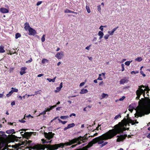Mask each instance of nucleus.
Returning <instances> with one entry per match:
<instances>
[{
  "mask_svg": "<svg viewBox=\"0 0 150 150\" xmlns=\"http://www.w3.org/2000/svg\"><path fill=\"white\" fill-rule=\"evenodd\" d=\"M114 127V129L109 130L106 133L98 137H99L98 142V144H103L104 142L103 140L111 139L117 134L123 133L126 129L124 124L121 122H119L118 124L115 125Z\"/></svg>",
  "mask_w": 150,
  "mask_h": 150,
  "instance_id": "nucleus-1",
  "label": "nucleus"
},
{
  "mask_svg": "<svg viewBox=\"0 0 150 150\" xmlns=\"http://www.w3.org/2000/svg\"><path fill=\"white\" fill-rule=\"evenodd\" d=\"M22 145V144L20 143L16 144V147L18 148V150H21V149L25 150L24 148V146H21V147L19 148V146Z\"/></svg>",
  "mask_w": 150,
  "mask_h": 150,
  "instance_id": "nucleus-16",
  "label": "nucleus"
},
{
  "mask_svg": "<svg viewBox=\"0 0 150 150\" xmlns=\"http://www.w3.org/2000/svg\"><path fill=\"white\" fill-rule=\"evenodd\" d=\"M103 26H101L99 28V29H100L102 31H103Z\"/></svg>",
  "mask_w": 150,
  "mask_h": 150,
  "instance_id": "nucleus-59",
  "label": "nucleus"
},
{
  "mask_svg": "<svg viewBox=\"0 0 150 150\" xmlns=\"http://www.w3.org/2000/svg\"><path fill=\"white\" fill-rule=\"evenodd\" d=\"M118 28V27H115L112 30L113 31V32H115V31Z\"/></svg>",
  "mask_w": 150,
  "mask_h": 150,
  "instance_id": "nucleus-60",
  "label": "nucleus"
},
{
  "mask_svg": "<svg viewBox=\"0 0 150 150\" xmlns=\"http://www.w3.org/2000/svg\"><path fill=\"white\" fill-rule=\"evenodd\" d=\"M97 79L98 80H102V79L101 77V74H100L99 75V77H98V78Z\"/></svg>",
  "mask_w": 150,
  "mask_h": 150,
  "instance_id": "nucleus-43",
  "label": "nucleus"
},
{
  "mask_svg": "<svg viewBox=\"0 0 150 150\" xmlns=\"http://www.w3.org/2000/svg\"><path fill=\"white\" fill-rule=\"evenodd\" d=\"M20 142H22V144L24 145L25 146L26 145L28 144V141L26 140H24V141H21V140H20Z\"/></svg>",
  "mask_w": 150,
  "mask_h": 150,
  "instance_id": "nucleus-26",
  "label": "nucleus"
},
{
  "mask_svg": "<svg viewBox=\"0 0 150 150\" xmlns=\"http://www.w3.org/2000/svg\"><path fill=\"white\" fill-rule=\"evenodd\" d=\"M13 93V92L11 90V91H10L8 93L6 94V97H9V96H11V95H12V94Z\"/></svg>",
  "mask_w": 150,
  "mask_h": 150,
  "instance_id": "nucleus-32",
  "label": "nucleus"
},
{
  "mask_svg": "<svg viewBox=\"0 0 150 150\" xmlns=\"http://www.w3.org/2000/svg\"><path fill=\"white\" fill-rule=\"evenodd\" d=\"M24 26H25V27H24V28L25 30L26 31H27L30 28H31L29 25V24L28 23H27V22H26L25 23Z\"/></svg>",
  "mask_w": 150,
  "mask_h": 150,
  "instance_id": "nucleus-17",
  "label": "nucleus"
},
{
  "mask_svg": "<svg viewBox=\"0 0 150 150\" xmlns=\"http://www.w3.org/2000/svg\"><path fill=\"white\" fill-rule=\"evenodd\" d=\"M143 91V90L141 88H139V90L137 91L136 95L137 96L138 99H139Z\"/></svg>",
  "mask_w": 150,
  "mask_h": 150,
  "instance_id": "nucleus-10",
  "label": "nucleus"
},
{
  "mask_svg": "<svg viewBox=\"0 0 150 150\" xmlns=\"http://www.w3.org/2000/svg\"><path fill=\"white\" fill-rule=\"evenodd\" d=\"M121 66H122V71H123L125 70L124 65V64H121Z\"/></svg>",
  "mask_w": 150,
  "mask_h": 150,
  "instance_id": "nucleus-49",
  "label": "nucleus"
},
{
  "mask_svg": "<svg viewBox=\"0 0 150 150\" xmlns=\"http://www.w3.org/2000/svg\"><path fill=\"white\" fill-rule=\"evenodd\" d=\"M84 84H85L84 82H82L80 83V86H83L84 85Z\"/></svg>",
  "mask_w": 150,
  "mask_h": 150,
  "instance_id": "nucleus-58",
  "label": "nucleus"
},
{
  "mask_svg": "<svg viewBox=\"0 0 150 150\" xmlns=\"http://www.w3.org/2000/svg\"><path fill=\"white\" fill-rule=\"evenodd\" d=\"M4 47L2 45H1L0 46V53H3L5 52V51L4 49Z\"/></svg>",
  "mask_w": 150,
  "mask_h": 150,
  "instance_id": "nucleus-22",
  "label": "nucleus"
},
{
  "mask_svg": "<svg viewBox=\"0 0 150 150\" xmlns=\"http://www.w3.org/2000/svg\"><path fill=\"white\" fill-rule=\"evenodd\" d=\"M45 35H43L41 38V41L42 42H44L45 41Z\"/></svg>",
  "mask_w": 150,
  "mask_h": 150,
  "instance_id": "nucleus-41",
  "label": "nucleus"
},
{
  "mask_svg": "<svg viewBox=\"0 0 150 150\" xmlns=\"http://www.w3.org/2000/svg\"><path fill=\"white\" fill-rule=\"evenodd\" d=\"M15 102H14V101H13V102H12L11 103V105L12 106L14 105H15Z\"/></svg>",
  "mask_w": 150,
  "mask_h": 150,
  "instance_id": "nucleus-63",
  "label": "nucleus"
},
{
  "mask_svg": "<svg viewBox=\"0 0 150 150\" xmlns=\"http://www.w3.org/2000/svg\"><path fill=\"white\" fill-rule=\"evenodd\" d=\"M75 126V124L74 123H72L71 124L68 125V126L69 128Z\"/></svg>",
  "mask_w": 150,
  "mask_h": 150,
  "instance_id": "nucleus-30",
  "label": "nucleus"
},
{
  "mask_svg": "<svg viewBox=\"0 0 150 150\" xmlns=\"http://www.w3.org/2000/svg\"><path fill=\"white\" fill-rule=\"evenodd\" d=\"M43 75H43V74H38V75L37 76H38V77H41V76H43Z\"/></svg>",
  "mask_w": 150,
  "mask_h": 150,
  "instance_id": "nucleus-62",
  "label": "nucleus"
},
{
  "mask_svg": "<svg viewBox=\"0 0 150 150\" xmlns=\"http://www.w3.org/2000/svg\"><path fill=\"white\" fill-rule=\"evenodd\" d=\"M114 32L112 30L111 31H108V33L110 34V35H113Z\"/></svg>",
  "mask_w": 150,
  "mask_h": 150,
  "instance_id": "nucleus-42",
  "label": "nucleus"
},
{
  "mask_svg": "<svg viewBox=\"0 0 150 150\" xmlns=\"http://www.w3.org/2000/svg\"><path fill=\"white\" fill-rule=\"evenodd\" d=\"M9 53H8V54H10V55H11L13 54H14V53H13V52H11V51H10V50L9 51Z\"/></svg>",
  "mask_w": 150,
  "mask_h": 150,
  "instance_id": "nucleus-61",
  "label": "nucleus"
},
{
  "mask_svg": "<svg viewBox=\"0 0 150 150\" xmlns=\"http://www.w3.org/2000/svg\"><path fill=\"white\" fill-rule=\"evenodd\" d=\"M103 81H101L99 83V86H101L103 85Z\"/></svg>",
  "mask_w": 150,
  "mask_h": 150,
  "instance_id": "nucleus-64",
  "label": "nucleus"
},
{
  "mask_svg": "<svg viewBox=\"0 0 150 150\" xmlns=\"http://www.w3.org/2000/svg\"><path fill=\"white\" fill-rule=\"evenodd\" d=\"M57 105H55L53 106H49V107H50V108H45V110L46 111V112H49L51 110H52V109L56 107Z\"/></svg>",
  "mask_w": 150,
  "mask_h": 150,
  "instance_id": "nucleus-19",
  "label": "nucleus"
},
{
  "mask_svg": "<svg viewBox=\"0 0 150 150\" xmlns=\"http://www.w3.org/2000/svg\"><path fill=\"white\" fill-rule=\"evenodd\" d=\"M6 133L8 134H11V133H15V130L14 129H11L8 130H7L6 132Z\"/></svg>",
  "mask_w": 150,
  "mask_h": 150,
  "instance_id": "nucleus-20",
  "label": "nucleus"
},
{
  "mask_svg": "<svg viewBox=\"0 0 150 150\" xmlns=\"http://www.w3.org/2000/svg\"><path fill=\"white\" fill-rule=\"evenodd\" d=\"M125 98V96H123L121 98L119 99V100L120 101H122Z\"/></svg>",
  "mask_w": 150,
  "mask_h": 150,
  "instance_id": "nucleus-51",
  "label": "nucleus"
},
{
  "mask_svg": "<svg viewBox=\"0 0 150 150\" xmlns=\"http://www.w3.org/2000/svg\"><path fill=\"white\" fill-rule=\"evenodd\" d=\"M133 107L131 105H129L128 107V110L131 112H132L134 109Z\"/></svg>",
  "mask_w": 150,
  "mask_h": 150,
  "instance_id": "nucleus-27",
  "label": "nucleus"
},
{
  "mask_svg": "<svg viewBox=\"0 0 150 150\" xmlns=\"http://www.w3.org/2000/svg\"><path fill=\"white\" fill-rule=\"evenodd\" d=\"M12 91L13 92H17L18 91V89H17L13 87L11 88Z\"/></svg>",
  "mask_w": 150,
  "mask_h": 150,
  "instance_id": "nucleus-38",
  "label": "nucleus"
},
{
  "mask_svg": "<svg viewBox=\"0 0 150 150\" xmlns=\"http://www.w3.org/2000/svg\"><path fill=\"white\" fill-rule=\"evenodd\" d=\"M19 121L22 122V123H24L25 122V121L24 120L22 119L21 120H19Z\"/></svg>",
  "mask_w": 150,
  "mask_h": 150,
  "instance_id": "nucleus-55",
  "label": "nucleus"
},
{
  "mask_svg": "<svg viewBox=\"0 0 150 150\" xmlns=\"http://www.w3.org/2000/svg\"><path fill=\"white\" fill-rule=\"evenodd\" d=\"M101 96L103 98H104L107 96V97H108V95L105 93H103L101 95Z\"/></svg>",
  "mask_w": 150,
  "mask_h": 150,
  "instance_id": "nucleus-33",
  "label": "nucleus"
},
{
  "mask_svg": "<svg viewBox=\"0 0 150 150\" xmlns=\"http://www.w3.org/2000/svg\"><path fill=\"white\" fill-rule=\"evenodd\" d=\"M136 112L134 115L137 118L149 114L150 113V104H148L145 106L141 107Z\"/></svg>",
  "mask_w": 150,
  "mask_h": 150,
  "instance_id": "nucleus-2",
  "label": "nucleus"
},
{
  "mask_svg": "<svg viewBox=\"0 0 150 150\" xmlns=\"http://www.w3.org/2000/svg\"><path fill=\"white\" fill-rule=\"evenodd\" d=\"M99 137H97L93 139L91 142H92L93 143V144H95L98 142V139Z\"/></svg>",
  "mask_w": 150,
  "mask_h": 150,
  "instance_id": "nucleus-25",
  "label": "nucleus"
},
{
  "mask_svg": "<svg viewBox=\"0 0 150 150\" xmlns=\"http://www.w3.org/2000/svg\"><path fill=\"white\" fill-rule=\"evenodd\" d=\"M108 143V142H105L103 143L101 145V147H102L103 146H104L105 145L107 144Z\"/></svg>",
  "mask_w": 150,
  "mask_h": 150,
  "instance_id": "nucleus-44",
  "label": "nucleus"
},
{
  "mask_svg": "<svg viewBox=\"0 0 150 150\" xmlns=\"http://www.w3.org/2000/svg\"><path fill=\"white\" fill-rule=\"evenodd\" d=\"M28 31L29 32V35H34L36 33L35 30L31 28H30L29 29Z\"/></svg>",
  "mask_w": 150,
  "mask_h": 150,
  "instance_id": "nucleus-12",
  "label": "nucleus"
},
{
  "mask_svg": "<svg viewBox=\"0 0 150 150\" xmlns=\"http://www.w3.org/2000/svg\"><path fill=\"white\" fill-rule=\"evenodd\" d=\"M46 111H45V110H44L42 112L40 113L38 116H40V115H45L46 114Z\"/></svg>",
  "mask_w": 150,
  "mask_h": 150,
  "instance_id": "nucleus-45",
  "label": "nucleus"
},
{
  "mask_svg": "<svg viewBox=\"0 0 150 150\" xmlns=\"http://www.w3.org/2000/svg\"><path fill=\"white\" fill-rule=\"evenodd\" d=\"M139 73V71H133L131 72V74H137Z\"/></svg>",
  "mask_w": 150,
  "mask_h": 150,
  "instance_id": "nucleus-46",
  "label": "nucleus"
},
{
  "mask_svg": "<svg viewBox=\"0 0 150 150\" xmlns=\"http://www.w3.org/2000/svg\"><path fill=\"white\" fill-rule=\"evenodd\" d=\"M64 56V54L63 52H58L55 55V57L58 59H61Z\"/></svg>",
  "mask_w": 150,
  "mask_h": 150,
  "instance_id": "nucleus-11",
  "label": "nucleus"
},
{
  "mask_svg": "<svg viewBox=\"0 0 150 150\" xmlns=\"http://www.w3.org/2000/svg\"><path fill=\"white\" fill-rule=\"evenodd\" d=\"M101 8L100 7V6H98V11H100L101 10Z\"/></svg>",
  "mask_w": 150,
  "mask_h": 150,
  "instance_id": "nucleus-57",
  "label": "nucleus"
},
{
  "mask_svg": "<svg viewBox=\"0 0 150 150\" xmlns=\"http://www.w3.org/2000/svg\"><path fill=\"white\" fill-rule=\"evenodd\" d=\"M88 92V91L86 89H82L80 92V93L81 94H82L84 93H86Z\"/></svg>",
  "mask_w": 150,
  "mask_h": 150,
  "instance_id": "nucleus-23",
  "label": "nucleus"
},
{
  "mask_svg": "<svg viewBox=\"0 0 150 150\" xmlns=\"http://www.w3.org/2000/svg\"><path fill=\"white\" fill-rule=\"evenodd\" d=\"M10 136L11 138L13 140V141H16V142H17L18 141V138L19 139H21V137H17V136H15L14 135L12 134Z\"/></svg>",
  "mask_w": 150,
  "mask_h": 150,
  "instance_id": "nucleus-13",
  "label": "nucleus"
},
{
  "mask_svg": "<svg viewBox=\"0 0 150 150\" xmlns=\"http://www.w3.org/2000/svg\"><path fill=\"white\" fill-rule=\"evenodd\" d=\"M56 77H55L53 79H51L50 78H47V80L49 82H54L55 81V79L56 78Z\"/></svg>",
  "mask_w": 150,
  "mask_h": 150,
  "instance_id": "nucleus-28",
  "label": "nucleus"
},
{
  "mask_svg": "<svg viewBox=\"0 0 150 150\" xmlns=\"http://www.w3.org/2000/svg\"><path fill=\"white\" fill-rule=\"evenodd\" d=\"M69 117V116H62L60 117V118L61 119H66L67 118H68Z\"/></svg>",
  "mask_w": 150,
  "mask_h": 150,
  "instance_id": "nucleus-34",
  "label": "nucleus"
},
{
  "mask_svg": "<svg viewBox=\"0 0 150 150\" xmlns=\"http://www.w3.org/2000/svg\"><path fill=\"white\" fill-rule=\"evenodd\" d=\"M121 117V116L119 114L118 115H116L114 117V119L116 120L119 117Z\"/></svg>",
  "mask_w": 150,
  "mask_h": 150,
  "instance_id": "nucleus-47",
  "label": "nucleus"
},
{
  "mask_svg": "<svg viewBox=\"0 0 150 150\" xmlns=\"http://www.w3.org/2000/svg\"><path fill=\"white\" fill-rule=\"evenodd\" d=\"M63 83L61 82L59 86V87H60L61 88L62 87H63Z\"/></svg>",
  "mask_w": 150,
  "mask_h": 150,
  "instance_id": "nucleus-56",
  "label": "nucleus"
},
{
  "mask_svg": "<svg viewBox=\"0 0 150 150\" xmlns=\"http://www.w3.org/2000/svg\"><path fill=\"white\" fill-rule=\"evenodd\" d=\"M61 89L59 87H57L56 88V90L55 91V92L56 93L60 91Z\"/></svg>",
  "mask_w": 150,
  "mask_h": 150,
  "instance_id": "nucleus-37",
  "label": "nucleus"
},
{
  "mask_svg": "<svg viewBox=\"0 0 150 150\" xmlns=\"http://www.w3.org/2000/svg\"><path fill=\"white\" fill-rule=\"evenodd\" d=\"M4 134V132L0 131V141L3 140L7 137V135Z\"/></svg>",
  "mask_w": 150,
  "mask_h": 150,
  "instance_id": "nucleus-9",
  "label": "nucleus"
},
{
  "mask_svg": "<svg viewBox=\"0 0 150 150\" xmlns=\"http://www.w3.org/2000/svg\"><path fill=\"white\" fill-rule=\"evenodd\" d=\"M32 60H32V58H30L29 60L27 61L26 62V63H30L32 61Z\"/></svg>",
  "mask_w": 150,
  "mask_h": 150,
  "instance_id": "nucleus-48",
  "label": "nucleus"
},
{
  "mask_svg": "<svg viewBox=\"0 0 150 150\" xmlns=\"http://www.w3.org/2000/svg\"><path fill=\"white\" fill-rule=\"evenodd\" d=\"M21 36V34L19 33H17L15 35V38L18 39V38L20 37Z\"/></svg>",
  "mask_w": 150,
  "mask_h": 150,
  "instance_id": "nucleus-31",
  "label": "nucleus"
},
{
  "mask_svg": "<svg viewBox=\"0 0 150 150\" xmlns=\"http://www.w3.org/2000/svg\"><path fill=\"white\" fill-rule=\"evenodd\" d=\"M86 8L87 10V12L89 13L91 12V11L89 7L88 6H86Z\"/></svg>",
  "mask_w": 150,
  "mask_h": 150,
  "instance_id": "nucleus-36",
  "label": "nucleus"
},
{
  "mask_svg": "<svg viewBox=\"0 0 150 150\" xmlns=\"http://www.w3.org/2000/svg\"><path fill=\"white\" fill-rule=\"evenodd\" d=\"M23 132H20V134H21V135L23 137H25V138H28V137H30L31 136L33 132H25L23 134H22L23 133Z\"/></svg>",
  "mask_w": 150,
  "mask_h": 150,
  "instance_id": "nucleus-8",
  "label": "nucleus"
},
{
  "mask_svg": "<svg viewBox=\"0 0 150 150\" xmlns=\"http://www.w3.org/2000/svg\"><path fill=\"white\" fill-rule=\"evenodd\" d=\"M109 36V35L107 34V35H105L104 36V38L105 39L107 40Z\"/></svg>",
  "mask_w": 150,
  "mask_h": 150,
  "instance_id": "nucleus-50",
  "label": "nucleus"
},
{
  "mask_svg": "<svg viewBox=\"0 0 150 150\" xmlns=\"http://www.w3.org/2000/svg\"><path fill=\"white\" fill-rule=\"evenodd\" d=\"M87 135V134H86L83 137L80 136L77 138L69 140V142H66L67 145V146L70 145L72 144H74L76 143H77L78 144H79L82 142H86L88 139V138L86 136Z\"/></svg>",
  "mask_w": 150,
  "mask_h": 150,
  "instance_id": "nucleus-3",
  "label": "nucleus"
},
{
  "mask_svg": "<svg viewBox=\"0 0 150 150\" xmlns=\"http://www.w3.org/2000/svg\"><path fill=\"white\" fill-rule=\"evenodd\" d=\"M48 60L45 59H43L42 60V63L45 64V63H48Z\"/></svg>",
  "mask_w": 150,
  "mask_h": 150,
  "instance_id": "nucleus-29",
  "label": "nucleus"
},
{
  "mask_svg": "<svg viewBox=\"0 0 150 150\" xmlns=\"http://www.w3.org/2000/svg\"><path fill=\"white\" fill-rule=\"evenodd\" d=\"M127 136V134L125 135H120L117 136V137H118L116 141L117 142H120L121 141H123L126 138Z\"/></svg>",
  "mask_w": 150,
  "mask_h": 150,
  "instance_id": "nucleus-7",
  "label": "nucleus"
},
{
  "mask_svg": "<svg viewBox=\"0 0 150 150\" xmlns=\"http://www.w3.org/2000/svg\"><path fill=\"white\" fill-rule=\"evenodd\" d=\"M64 146H67L66 142L65 143H61L59 144H55L51 145V148L50 150H55L59 148H63Z\"/></svg>",
  "mask_w": 150,
  "mask_h": 150,
  "instance_id": "nucleus-5",
  "label": "nucleus"
},
{
  "mask_svg": "<svg viewBox=\"0 0 150 150\" xmlns=\"http://www.w3.org/2000/svg\"><path fill=\"white\" fill-rule=\"evenodd\" d=\"M98 35L100 36L99 39H100L103 38L104 35L102 31H100L98 32Z\"/></svg>",
  "mask_w": 150,
  "mask_h": 150,
  "instance_id": "nucleus-24",
  "label": "nucleus"
},
{
  "mask_svg": "<svg viewBox=\"0 0 150 150\" xmlns=\"http://www.w3.org/2000/svg\"><path fill=\"white\" fill-rule=\"evenodd\" d=\"M128 81V80L126 79V78H125L124 79H121L120 81V84H124L125 83H127Z\"/></svg>",
  "mask_w": 150,
  "mask_h": 150,
  "instance_id": "nucleus-18",
  "label": "nucleus"
},
{
  "mask_svg": "<svg viewBox=\"0 0 150 150\" xmlns=\"http://www.w3.org/2000/svg\"><path fill=\"white\" fill-rule=\"evenodd\" d=\"M42 1H38L37 4H36V5L37 6H38L39 5H40L42 3Z\"/></svg>",
  "mask_w": 150,
  "mask_h": 150,
  "instance_id": "nucleus-53",
  "label": "nucleus"
},
{
  "mask_svg": "<svg viewBox=\"0 0 150 150\" xmlns=\"http://www.w3.org/2000/svg\"><path fill=\"white\" fill-rule=\"evenodd\" d=\"M76 114L75 113H72V114H71L69 115V117H71L72 116H76Z\"/></svg>",
  "mask_w": 150,
  "mask_h": 150,
  "instance_id": "nucleus-54",
  "label": "nucleus"
},
{
  "mask_svg": "<svg viewBox=\"0 0 150 150\" xmlns=\"http://www.w3.org/2000/svg\"><path fill=\"white\" fill-rule=\"evenodd\" d=\"M0 11L2 13H7L8 12L9 10L6 8L2 7L0 8Z\"/></svg>",
  "mask_w": 150,
  "mask_h": 150,
  "instance_id": "nucleus-14",
  "label": "nucleus"
},
{
  "mask_svg": "<svg viewBox=\"0 0 150 150\" xmlns=\"http://www.w3.org/2000/svg\"><path fill=\"white\" fill-rule=\"evenodd\" d=\"M51 145L50 144L43 145L38 144L33 146L32 149L35 150H40L42 149L44 150L45 148H47L50 150L51 148Z\"/></svg>",
  "mask_w": 150,
  "mask_h": 150,
  "instance_id": "nucleus-4",
  "label": "nucleus"
},
{
  "mask_svg": "<svg viewBox=\"0 0 150 150\" xmlns=\"http://www.w3.org/2000/svg\"><path fill=\"white\" fill-rule=\"evenodd\" d=\"M140 73L141 74H142L144 77L145 76V74L144 73V72L143 71H141Z\"/></svg>",
  "mask_w": 150,
  "mask_h": 150,
  "instance_id": "nucleus-52",
  "label": "nucleus"
},
{
  "mask_svg": "<svg viewBox=\"0 0 150 150\" xmlns=\"http://www.w3.org/2000/svg\"><path fill=\"white\" fill-rule=\"evenodd\" d=\"M142 60V59L141 57H138L135 60L137 61L138 62H140Z\"/></svg>",
  "mask_w": 150,
  "mask_h": 150,
  "instance_id": "nucleus-39",
  "label": "nucleus"
},
{
  "mask_svg": "<svg viewBox=\"0 0 150 150\" xmlns=\"http://www.w3.org/2000/svg\"><path fill=\"white\" fill-rule=\"evenodd\" d=\"M58 120H59V122L62 123V124H65V123H66L67 122V121H62V120H61L60 119H58Z\"/></svg>",
  "mask_w": 150,
  "mask_h": 150,
  "instance_id": "nucleus-40",
  "label": "nucleus"
},
{
  "mask_svg": "<svg viewBox=\"0 0 150 150\" xmlns=\"http://www.w3.org/2000/svg\"><path fill=\"white\" fill-rule=\"evenodd\" d=\"M44 134L45 137L48 140H50L53 138L55 134L53 133L52 132H49L48 133L45 132Z\"/></svg>",
  "mask_w": 150,
  "mask_h": 150,
  "instance_id": "nucleus-6",
  "label": "nucleus"
},
{
  "mask_svg": "<svg viewBox=\"0 0 150 150\" xmlns=\"http://www.w3.org/2000/svg\"><path fill=\"white\" fill-rule=\"evenodd\" d=\"M132 62V61H127L125 62V64L126 65L128 66L130 65V63Z\"/></svg>",
  "mask_w": 150,
  "mask_h": 150,
  "instance_id": "nucleus-35",
  "label": "nucleus"
},
{
  "mask_svg": "<svg viewBox=\"0 0 150 150\" xmlns=\"http://www.w3.org/2000/svg\"><path fill=\"white\" fill-rule=\"evenodd\" d=\"M27 69L25 67H22L21 69V71L20 72V74L21 75H23L24 74L26 73L25 70Z\"/></svg>",
  "mask_w": 150,
  "mask_h": 150,
  "instance_id": "nucleus-15",
  "label": "nucleus"
},
{
  "mask_svg": "<svg viewBox=\"0 0 150 150\" xmlns=\"http://www.w3.org/2000/svg\"><path fill=\"white\" fill-rule=\"evenodd\" d=\"M64 13H75V14H77V13H76V12L72 11H71L70 10H69L68 9H66L64 11Z\"/></svg>",
  "mask_w": 150,
  "mask_h": 150,
  "instance_id": "nucleus-21",
  "label": "nucleus"
}]
</instances>
